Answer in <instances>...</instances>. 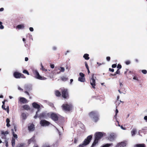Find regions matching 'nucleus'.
Instances as JSON below:
<instances>
[{"label":"nucleus","mask_w":147,"mask_h":147,"mask_svg":"<svg viewBox=\"0 0 147 147\" xmlns=\"http://www.w3.org/2000/svg\"><path fill=\"white\" fill-rule=\"evenodd\" d=\"M105 134L102 132H97L95 134V138L94 141L92 144L91 147H93L95 145L98 143V141Z\"/></svg>","instance_id":"nucleus-1"},{"label":"nucleus","mask_w":147,"mask_h":147,"mask_svg":"<svg viewBox=\"0 0 147 147\" xmlns=\"http://www.w3.org/2000/svg\"><path fill=\"white\" fill-rule=\"evenodd\" d=\"M92 136L90 135L88 136L87 138L84 140L82 143L79 146V147H84L88 144L90 142L92 138Z\"/></svg>","instance_id":"nucleus-2"},{"label":"nucleus","mask_w":147,"mask_h":147,"mask_svg":"<svg viewBox=\"0 0 147 147\" xmlns=\"http://www.w3.org/2000/svg\"><path fill=\"white\" fill-rule=\"evenodd\" d=\"M117 136V134L114 133H109L107 137V139L111 142L114 141L116 138Z\"/></svg>","instance_id":"nucleus-3"},{"label":"nucleus","mask_w":147,"mask_h":147,"mask_svg":"<svg viewBox=\"0 0 147 147\" xmlns=\"http://www.w3.org/2000/svg\"><path fill=\"white\" fill-rule=\"evenodd\" d=\"M13 76L16 78L18 79L20 78H26L24 75L18 72H15L13 74Z\"/></svg>","instance_id":"nucleus-4"},{"label":"nucleus","mask_w":147,"mask_h":147,"mask_svg":"<svg viewBox=\"0 0 147 147\" xmlns=\"http://www.w3.org/2000/svg\"><path fill=\"white\" fill-rule=\"evenodd\" d=\"M62 107L63 110L66 111H68L72 109V106L71 104L69 105L64 104L62 105Z\"/></svg>","instance_id":"nucleus-5"},{"label":"nucleus","mask_w":147,"mask_h":147,"mask_svg":"<svg viewBox=\"0 0 147 147\" xmlns=\"http://www.w3.org/2000/svg\"><path fill=\"white\" fill-rule=\"evenodd\" d=\"M33 73L36 78L40 80H43L44 79V77L41 76L37 70H34L33 71Z\"/></svg>","instance_id":"nucleus-6"},{"label":"nucleus","mask_w":147,"mask_h":147,"mask_svg":"<svg viewBox=\"0 0 147 147\" xmlns=\"http://www.w3.org/2000/svg\"><path fill=\"white\" fill-rule=\"evenodd\" d=\"M98 114V113L97 111H94L90 112L88 114V115L90 118L92 119L94 117L96 116Z\"/></svg>","instance_id":"nucleus-7"},{"label":"nucleus","mask_w":147,"mask_h":147,"mask_svg":"<svg viewBox=\"0 0 147 147\" xmlns=\"http://www.w3.org/2000/svg\"><path fill=\"white\" fill-rule=\"evenodd\" d=\"M32 106L34 108L37 109L38 110V111L36 112V115L34 116V118L36 119L37 117V113L40 110V106L39 105L35 102L32 103Z\"/></svg>","instance_id":"nucleus-8"},{"label":"nucleus","mask_w":147,"mask_h":147,"mask_svg":"<svg viewBox=\"0 0 147 147\" xmlns=\"http://www.w3.org/2000/svg\"><path fill=\"white\" fill-rule=\"evenodd\" d=\"M126 141H123L118 143L115 146V147H124L127 144Z\"/></svg>","instance_id":"nucleus-9"},{"label":"nucleus","mask_w":147,"mask_h":147,"mask_svg":"<svg viewBox=\"0 0 147 147\" xmlns=\"http://www.w3.org/2000/svg\"><path fill=\"white\" fill-rule=\"evenodd\" d=\"M51 117L52 119L55 121L58 120V115L54 113H52L51 114Z\"/></svg>","instance_id":"nucleus-10"},{"label":"nucleus","mask_w":147,"mask_h":147,"mask_svg":"<svg viewBox=\"0 0 147 147\" xmlns=\"http://www.w3.org/2000/svg\"><path fill=\"white\" fill-rule=\"evenodd\" d=\"M90 84L92 86V88H95V80L94 78V74H93L92 76V77L90 80Z\"/></svg>","instance_id":"nucleus-11"},{"label":"nucleus","mask_w":147,"mask_h":147,"mask_svg":"<svg viewBox=\"0 0 147 147\" xmlns=\"http://www.w3.org/2000/svg\"><path fill=\"white\" fill-rule=\"evenodd\" d=\"M40 123L41 126H45L49 125L50 123L45 120H42L40 121Z\"/></svg>","instance_id":"nucleus-12"},{"label":"nucleus","mask_w":147,"mask_h":147,"mask_svg":"<svg viewBox=\"0 0 147 147\" xmlns=\"http://www.w3.org/2000/svg\"><path fill=\"white\" fill-rule=\"evenodd\" d=\"M1 137L2 138L4 139L6 138L7 135L9 134V132L7 131H1Z\"/></svg>","instance_id":"nucleus-13"},{"label":"nucleus","mask_w":147,"mask_h":147,"mask_svg":"<svg viewBox=\"0 0 147 147\" xmlns=\"http://www.w3.org/2000/svg\"><path fill=\"white\" fill-rule=\"evenodd\" d=\"M19 101L21 103L25 104L28 102L27 100L24 97H20L19 98Z\"/></svg>","instance_id":"nucleus-14"},{"label":"nucleus","mask_w":147,"mask_h":147,"mask_svg":"<svg viewBox=\"0 0 147 147\" xmlns=\"http://www.w3.org/2000/svg\"><path fill=\"white\" fill-rule=\"evenodd\" d=\"M24 88L26 90L24 92H28L27 91H30L32 89V86L30 85H26L24 86Z\"/></svg>","instance_id":"nucleus-15"},{"label":"nucleus","mask_w":147,"mask_h":147,"mask_svg":"<svg viewBox=\"0 0 147 147\" xmlns=\"http://www.w3.org/2000/svg\"><path fill=\"white\" fill-rule=\"evenodd\" d=\"M35 129L34 125L33 124H30L28 125V129L30 131H33Z\"/></svg>","instance_id":"nucleus-16"},{"label":"nucleus","mask_w":147,"mask_h":147,"mask_svg":"<svg viewBox=\"0 0 147 147\" xmlns=\"http://www.w3.org/2000/svg\"><path fill=\"white\" fill-rule=\"evenodd\" d=\"M61 97L64 98H67L69 97V94L68 92H61Z\"/></svg>","instance_id":"nucleus-17"},{"label":"nucleus","mask_w":147,"mask_h":147,"mask_svg":"<svg viewBox=\"0 0 147 147\" xmlns=\"http://www.w3.org/2000/svg\"><path fill=\"white\" fill-rule=\"evenodd\" d=\"M99 114L96 115V116L94 117L92 119H91L93 121L95 122H96L99 120Z\"/></svg>","instance_id":"nucleus-18"},{"label":"nucleus","mask_w":147,"mask_h":147,"mask_svg":"<svg viewBox=\"0 0 147 147\" xmlns=\"http://www.w3.org/2000/svg\"><path fill=\"white\" fill-rule=\"evenodd\" d=\"M134 147H145V145L144 144H138L135 145Z\"/></svg>","instance_id":"nucleus-19"},{"label":"nucleus","mask_w":147,"mask_h":147,"mask_svg":"<svg viewBox=\"0 0 147 147\" xmlns=\"http://www.w3.org/2000/svg\"><path fill=\"white\" fill-rule=\"evenodd\" d=\"M137 132V130L136 129L134 128L132 129L131 131V135L132 136H134L136 133Z\"/></svg>","instance_id":"nucleus-20"},{"label":"nucleus","mask_w":147,"mask_h":147,"mask_svg":"<svg viewBox=\"0 0 147 147\" xmlns=\"http://www.w3.org/2000/svg\"><path fill=\"white\" fill-rule=\"evenodd\" d=\"M24 27V25L23 24H19L17 26L16 28L18 29H23Z\"/></svg>","instance_id":"nucleus-21"},{"label":"nucleus","mask_w":147,"mask_h":147,"mask_svg":"<svg viewBox=\"0 0 147 147\" xmlns=\"http://www.w3.org/2000/svg\"><path fill=\"white\" fill-rule=\"evenodd\" d=\"M89 55L88 54H85L83 55V57L86 60H88L89 59L90 57H89Z\"/></svg>","instance_id":"nucleus-22"},{"label":"nucleus","mask_w":147,"mask_h":147,"mask_svg":"<svg viewBox=\"0 0 147 147\" xmlns=\"http://www.w3.org/2000/svg\"><path fill=\"white\" fill-rule=\"evenodd\" d=\"M78 80L82 82H84L85 81V79L84 77H79L78 78Z\"/></svg>","instance_id":"nucleus-23"},{"label":"nucleus","mask_w":147,"mask_h":147,"mask_svg":"<svg viewBox=\"0 0 147 147\" xmlns=\"http://www.w3.org/2000/svg\"><path fill=\"white\" fill-rule=\"evenodd\" d=\"M60 91H61V92H67L68 91V90L66 88L63 87L60 88Z\"/></svg>","instance_id":"nucleus-24"},{"label":"nucleus","mask_w":147,"mask_h":147,"mask_svg":"<svg viewBox=\"0 0 147 147\" xmlns=\"http://www.w3.org/2000/svg\"><path fill=\"white\" fill-rule=\"evenodd\" d=\"M21 117L23 119H25L27 118L26 114L24 113H22L21 114Z\"/></svg>","instance_id":"nucleus-25"},{"label":"nucleus","mask_w":147,"mask_h":147,"mask_svg":"<svg viewBox=\"0 0 147 147\" xmlns=\"http://www.w3.org/2000/svg\"><path fill=\"white\" fill-rule=\"evenodd\" d=\"M25 144L24 143H20L18 144L16 147H25Z\"/></svg>","instance_id":"nucleus-26"},{"label":"nucleus","mask_w":147,"mask_h":147,"mask_svg":"<svg viewBox=\"0 0 147 147\" xmlns=\"http://www.w3.org/2000/svg\"><path fill=\"white\" fill-rule=\"evenodd\" d=\"M15 139L14 138H13L12 139L11 142V144H12V146L13 147H14V146H15Z\"/></svg>","instance_id":"nucleus-27"},{"label":"nucleus","mask_w":147,"mask_h":147,"mask_svg":"<svg viewBox=\"0 0 147 147\" xmlns=\"http://www.w3.org/2000/svg\"><path fill=\"white\" fill-rule=\"evenodd\" d=\"M23 108L24 109L26 110H28L30 109V107L28 105H26L23 106Z\"/></svg>","instance_id":"nucleus-28"},{"label":"nucleus","mask_w":147,"mask_h":147,"mask_svg":"<svg viewBox=\"0 0 147 147\" xmlns=\"http://www.w3.org/2000/svg\"><path fill=\"white\" fill-rule=\"evenodd\" d=\"M11 130L13 137L16 139L17 138H18L17 135L16 134H14L13 129H11Z\"/></svg>","instance_id":"nucleus-29"},{"label":"nucleus","mask_w":147,"mask_h":147,"mask_svg":"<svg viewBox=\"0 0 147 147\" xmlns=\"http://www.w3.org/2000/svg\"><path fill=\"white\" fill-rule=\"evenodd\" d=\"M42 147H51L49 144L47 142L44 143L42 146Z\"/></svg>","instance_id":"nucleus-30"},{"label":"nucleus","mask_w":147,"mask_h":147,"mask_svg":"<svg viewBox=\"0 0 147 147\" xmlns=\"http://www.w3.org/2000/svg\"><path fill=\"white\" fill-rule=\"evenodd\" d=\"M123 102L121 101V100H117L116 102V108L118 106L119 104H120V102Z\"/></svg>","instance_id":"nucleus-31"},{"label":"nucleus","mask_w":147,"mask_h":147,"mask_svg":"<svg viewBox=\"0 0 147 147\" xmlns=\"http://www.w3.org/2000/svg\"><path fill=\"white\" fill-rule=\"evenodd\" d=\"M2 109H4L5 110H7V113H9V107L8 106H7L6 108H5L4 107V105H3L2 106Z\"/></svg>","instance_id":"nucleus-32"},{"label":"nucleus","mask_w":147,"mask_h":147,"mask_svg":"<svg viewBox=\"0 0 147 147\" xmlns=\"http://www.w3.org/2000/svg\"><path fill=\"white\" fill-rule=\"evenodd\" d=\"M61 92H55V95L58 97L59 96H61Z\"/></svg>","instance_id":"nucleus-33"},{"label":"nucleus","mask_w":147,"mask_h":147,"mask_svg":"<svg viewBox=\"0 0 147 147\" xmlns=\"http://www.w3.org/2000/svg\"><path fill=\"white\" fill-rule=\"evenodd\" d=\"M23 73L24 74H26L28 75H29V74L28 72L26 70H24L23 71Z\"/></svg>","instance_id":"nucleus-34"},{"label":"nucleus","mask_w":147,"mask_h":147,"mask_svg":"<svg viewBox=\"0 0 147 147\" xmlns=\"http://www.w3.org/2000/svg\"><path fill=\"white\" fill-rule=\"evenodd\" d=\"M61 80L64 81H65L68 80V78H66L65 77H63L62 78Z\"/></svg>","instance_id":"nucleus-35"},{"label":"nucleus","mask_w":147,"mask_h":147,"mask_svg":"<svg viewBox=\"0 0 147 147\" xmlns=\"http://www.w3.org/2000/svg\"><path fill=\"white\" fill-rule=\"evenodd\" d=\"M118 110L117 109H116V110H115V115L114 116V118L115 119H116V118H117V114L118 113Z\"/></svg>","instance_id":"nucleus-36"},{"label":"nucleus","mask_w":147,"mask_h":147,"mask_svg":"<svg viewBox=\"0 0 147 147\" xmlns=\"http://www.w3.org/2000/svg\"><path fill=\"white\" fill-rule=\"evenodd\" d=\"M120 73V71L119 69H118L116 71L115 73V75H116V74H119Z\"/></svg>","instance_id":"nucleus-37"},{"label":"nucleus","mask_w":147,"mask_h":147,"mask_svg":"<svg viewBox=\"0 0 147 147\" xmlns=\"http://www.w3.org/2000/svg\"><path fill=\"white\" fill-rule=\"evenodd\" d=\"M41 69H42L43 71H47V69H45L44 67L41 64Z\"/></svg>","instance_id":"nucleus-38"},{"label":"nucleus","mask_w":147,"mask_h":147,"mask_svg":"<svg viewBox=\"0 0 147 147\" xmlns=\"http://www.w3.org/2000/svg\"><path fill=\"white\" fill-rule=\"evenodd\" d=\"M80 76V77H84L85 76L84 74L82 73L81 72L79 74Z\"/></svg>","instance_id":"nucleus-39"},{"label":"nucleus","mask_w":147,"mask_h":147,"mask_svg":"<svg viewBox=\"0 0 147 147\" xmlns=\"http://www.w3.org/2000/svg\"><path fill=\"white\" fill-rule=\"evenodd\" d=\"M142 72L144 74H146L147 73V71L145 69L142 70Z\"/></svg>","instance_id":"nucleus-40"},{"label":"nucleus","mask_w":147,"mask_h":147,"mask_svg":"<svg viewBox=\"0 0 147 147\" xmlns=\"http://www.w3.org/2000/svg\"><path fill=\"white\" fill-rule=\"evenodd\" d=\"M130 63H131L130 61L129 60H127V61H126L125 62L126 64L127 65H129V64H130Z\"/></svg>","instance_id":"nucleus-41"},{"label":"nucleus","mask_w":147,"mask_h":147,"mask_svg":"<svg viewBox=\"0 0 147 147\" xmlns=\"http://www.w3.org/2000/svg\"><path fill=\"white\" fill-rule=\"evenodd\" d=\"M122 66L121 64H118L117 66V68H118V69H119L121 68Z\"/></svg>","instance_id":"nucleus-42"},{"label":"nucleus","mask_w":147,"mask_h":147,"mask_svg":"<svg viewBox=\"0 0 147 147\" xmlns=\"http://www.w3.org/2000/svg\"><path fill=\"white\" fill-rule=\"evenodd\" d=\"M85 65L86 67V68H87V69H89V67H88V64H87V62H85Z\"/></svg>","instance_id":"nucleus-43"},{"label":"nucleus","mask_w":147,"mask_h":147,"mask_svg":"<svg viewBox=\"0 0 147 147\" xmlns=\"http://www.w3.org/2000/svg\"><path fill=\"white\" fill-rule=\"evenodd\" d=\"M60 71L62 72H64L65 70V69L64 67H61Z\"/></svg>","instance_id":"nucleus-44"},{"label":"nucleus","mask_w":147,"mask_h":147,"mask_svg":"<svg viewBox=\"0 0 147 147\" xmlns=\"http://www.w3.org/2000/svg\"><path fill=\"white\" fill-rule=\"evenodd\" d=\"M116 66H117V64H113L112 65V67L113 68H115L116 67Z\"/></svg>","instance_id":"nucleus-45"},{"label":"nucleus","mask_w":147,"mask_h":147,"mask_svg":"<svg viewBox=\"0 0 147 147\" xmlns=\"http://www.w3.org/2000/svg\"><path fill=\"white\" fill-rule=\"evenodd\" d=\"M111 58L110 57L108 56L106 57V59L108 61H109L110 60Z\"/></svg>","instance_id":"nucleus-46"},{"label":"nucleus","mask_w":147,"mask_h":147,"mask_svg":"<svg viewBox=\"0 0 147 147\" xmlns=\"http://www.w3.org/2000/svg\"><path fill=\"white\" fill-rule=\"evenodd\" d=\"M109 70L110 71L113 72L114 71V69L112 68H109Z\"/></svg>","instance_id":"nucleus-47"},{"label":"nucleus","mask_w":147,"mask_h":147,"mask_svg":"<svg viewBox=\"0 0 147 147\" xmlns=\"http://www.w3.org/2000/svg\"><path fill=\"white\" fill-rule=\"evenodd\" d=\"M0 29H2L4 28V26L2 25V24L0 25Z\"/></svg>","instance_id":"nucleus-48"},{"label":"nucleus","mask_w":147,"mask_h":147,"mask_svg":"<svg viewBox=\"0 0 147 147\" xmlns=\"http://www.w3.org/2000/svg\"><path fill=\"white\" fill-rule=\"evenodd\" d=\"M144 119L146 121V122H147V116H146L144 117Z\"/></svg>","instance_id":"nucleus-49"},{"label":"nucleus","mask_w":147,"mask_h":147,"mask_svg":"<svg viewBox=\"0 0 147 147\" xmlns=\"http://www.w3.org/2000/svg\"><path fill=\"white\" fill-rule=\"evenodd\" d=\"M6 122L7 123H9L10 120L9 118H7L6 120Z\"/></svg>","instance_id":"nucleus-50"},{"label":"nucleus","mask_w":147,"mask_h":147,"mask_svg":"<svg viewBox=\"0 0 147 147\" xmlns=\"http://www.w3.org/2000/svg\"><path fill=\"white\" fill-rule=\"evenodd\" d=\"M120 127L123 130H125L126 129V128L125 127H123L122 125H121V126H120Z\"/></svg>","instance_id":"nucleus-51"},{"label":"nucleus","mask_w":147,"mask_h":147,"mask_svg":"<svg viewBox=\"0 0 147 147\" xmlns=\"http://www.w3.org/2000/svg\"><path fill=\"white\" fill-rule=\"evenodd\" d=\"M29 30H30V31L31 32H32L34 30L33 28L32 27H30L29 28Z\"/></svg>","instance_id":"nucleus-52"},{"label":"nucleus","mask_w":147,"mask_h":147,"mask_svg":"<svg viewBox=\"0 0 147 147\" xmlns=\"http://www.w3.org/2000/svg\"><path fill=\"white\" fill-rule=\"evenodd\" d=\"M5 142L6 143V144H5V146H6V147H8V142L6 141V140H5Z\"/></svg>","instance_id":"nucleus-53"},{"label":"nucleus","mask_w":147,"mask_h":147,"mask_svg":"<svg viewBox=\"0 0 147 147\" xmlns=\"http://www.w3.org/2000/svg\"><path fill=\"white\" fill-rule=\"evenodd\" d=\"M18 89L19 90H20V91H23V90L22 88H21L20 87H18Z\"/></svg>","instance_id":"nucleus-54"},{"label":"nucleus","mask_w":147,"mask_h":147,"mask_svg":"<svg viewBox=\"0 0 147 147\" xmlns=\"http://www.w3.org/2000/svg\"><path fill=\"white\" fill-rule=\"evenodd\" d=\"M133 79L134 80H137V81H138V78L136 76H134L133 77Z\"/></svg>","instance_id":"nucleus-55"},{"label":"nucleus","mask_w":147,"mask_h":147,"mask_svg":"<svg viewBox=\"0 0 147 147\" xmlns=\"http://www.w3.org/2000/svg\"><path fill=\"white\" fill-rule=\"evenodd\" d=\"M51 67L52 68H54V65L53 64H51Z\"/></svg>","instance_id":"nucleus-56"},{"label":"nucleus","mask_w":147,"mask_h":147,"mask_svg":"<svg viewBox=\"0 0 147 147\" xmlns=\"http://www.w3.org/2000/svg\"><path fill=\"white\" fill-rule=\"evenodd\" d=\"M33 140V139L32 138L29 140L28 141V142L29 143H30L31 142H32Z\"/></svg>","instance_id":"nucleus-57"},{"label":"nucleus","mask_w":147,"mask_h":147,"mask_svg":"<svg viewBox=\"0 0 147 147\" xmlns=\"http://www.w3.org/2000/svg\"><path fill=\"white\" fill-rule=\"evenodd\" d=\"M6 125L7 127H9L10 126V125L9 124V123H7Z\"/></svg>","instance_id":"nucleus-58"},{"label":"nucleus","mask_w":147,"mask_h":147,"mask_svg":"<svg viewBox=\"0 0 147 147\" xmlns=\"http://www.w3.org/2000/svg\"><path fill=\"white\" fill-rule=\"evenodd\" d=\"M28 60V59L27 57H26L25 59V61H27Z\"/></svg>","instance_id":"nucleus-59"},{"label":"nucleus","mask_w":147,"mask_h":147,"mask_svg":"<svg viewBox=\"0 0 147 147\" xmlns=\"http://www.w3.org/2000/svg\"><path fill=\"white\" fill-rule=\"evenodd\" d=\"M4 8H1L0 9V11H3Z\"/></svg>","instance_id":"nucleus-60"},{"label":"nucleus","mask_w":147,"mask_h":147,"mask_svg":"<svg viewBox=\"0 0 147 147\" xmlns=\"http://www.w3.org/2000/svg\"><path fill=\"white\" fill-rule=\"evenodd\" d=\"M77 142V139H75L74 140V142L75 143H76Z\"/></svg>","instance_id":"nucleus-61"},{"label":"nucleus","mask_w":147,"mask_h":147,"mask_svg":"<svg viewBox=\"0 0 147 147\" xmlns=\"http://www.w3.org/2000/svg\"><path fill=\"white\" fill-rule=\"evenodd\" d=\"M53 49L54 50H55L57 48H56V47H53Z\"/></svg>","instance_id":"nucleus-62"},{"label":"nucleus","mask_w":147,"mask_h":147,"mask_svg":"<svg viewBox=\"0 0 147 147\" xmlns=\"http://www.w3.org/2000/svg\"><path fill=\"white\" fill-rule=\"evenodd\" d=\"M128 71V69H126V71L125 72L124 74H126L127 73Z\"/></svg>","instance_id":"nucleus-63"},{"label":"nucleus","mask_w":147,"mask_h":147,"mask_svg":"<svg viewBox=\"0 0 147 147\" xmlns=\"http://www.w3.org/2000/svg\"><path fill=\"white\" fill-rule=\"evenodd\" d=\"M70 84H71V83L73 82V80L72 79H71L70 80Z\"/></svg>","instance_id":"nucleus-64"}]
</instances>
